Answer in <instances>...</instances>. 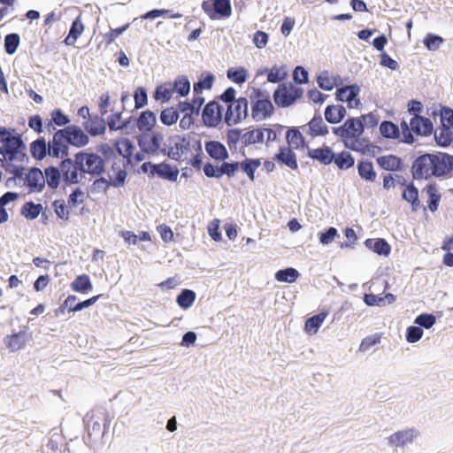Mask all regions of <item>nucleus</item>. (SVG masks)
<instances>
[{
    "label": "nucleus",
    "mask_w": 453,
    "mask_h": 453,
    "mask_svg": "<svg viewBox=\"0 0 453 453\" xmlns=\"http://www.w3.org/2000/svg\"><path fill=\"white\" fill-rule=\"evenodd\" d=\"M226 78L237 85H242L249 80L250 72L242 65L232 66L226 70Z\"/></svg>",
    "instance_id": "nucleus-48"
},
{
    "label": "nucleus",
    "mask_w": 453,
    "mask_h": 453,
    "mask_svg": "<svg viewBox=\"0 0 453 453\" xmlns=\"http://www.w3.org/2000/svg\"><path fill=\"white\" fill-rule=\"evenodd\" d=\"M265 142V128L249 127L243 133L242 146L239 150V154L245 157V148L256 143H263Z\"/></svg>",
    "instance_id": "nucleus-27"
},
{
    "label": "nucleus",
    "mask_w": 453,
    "mask_h": 453,
    "mask_svg": "<svg viewBox=\"0 0 453 453\" xmlns=\"http://www.w3.org/2000/svg\"><path fill=\"white\" fill-rule=\"evenodd\" d=\"M241 161L230 160V163H226L222 166L223 173L227 179L234 178L239 171L245 173L250 181H254L256 179V172L262 164V158L260 157H248L246 155Z\"/></svg>",
    "instance_id": "nucleus-8"
},
{
    "label": "nucleus",
    "mask_w": 453,
    "mask_h": 453,
    "mask_svg": "<svg viewBox=\"0 0 453 453\" xmlns=\"http://www.w3.org/2000/svg\"><path fill=\"white\" fill-rule=\"evenodd\" d=\"M167 141L169 143L164 144L161 155L180 164L185 161L183 156L191 152L190 134H173L167 138Z\"/></svg>",
    "instance_id": "nucleus-5"
},
{
    "label": "nucleus",
    "mask_w": 453,
    "mask_h": 453,
    "mask_svg": "<svg viewBox=\"0 0 453 453\" xmlns=\"http://www.w3.org/2000/svg\"><path fill=\"white\" fill-rule=\"evenodd\" d=\"M251 118L255 121L266 120L275 113L268 90L261 88H252L250 95Z\"/></svg>",
    "instance_id": "nucleus-3"
},
{
    "label": "nucleus",
    "mask_w": 453,
    "mask_h": 453,
    "mask_svg": "<svg viewBox=\"0 0 453 453\" xmlns=\"http://www.w3.org/2000/svg\"><path fill=\"white\" fill-rule=\"evenodd\" d=\"M179 119L180 114L174 106L163 108L159 114L160 122L166 127H171L176 124Z\"/></svg>",
    "instance_id": "nucleus-59"
},
{
    "label": "nucleus",
    "mask_w": 453,
    "mask_h": 453,
    "mask_svg": "<svg viewBox=\"0 0 453 453\" xmlns=\"http://www.w3.org/2000/svg\"><path fill=\"white\" fill-rule=\"evenodd\" d=\"M273 160L280 166H287L293 171L298 170L297 156L294 149L288 146L280 145L278 151L273 157Z\"/></svg>",
    "instance_id": "nucleus-19"
},
{
    "label": "nucleus",
    "mask_w": 453,
    "mask_h": 453,
    "mask_svg": "<svg viewBox=\"0 0 453 453\" xmlns=\"http://www.w3.org/2000/svg\"><path fill=\"white\" fill-rule=\"evenodd\" d=\"M0 154L6 157L27 154V144L15 127L0 126Z\"/></svg>",
    "instance_id": "nucleus-4"
},
{
    "label": "nucleus",
    "mask_w": 453,
    "mask_h": 453,
    "mask_svg": "<svg viewBox=\"0 0 453 453\" xmlns=\"http://www.w3.org/2000/svg\"><path fill=\"white\" fill-rule=\"evenodd\" d=\"M33 340V332L28 325L19 326V330H12L10 334L4 337L3 342L10 352H18L26 348L27 342Z\"/></svg>",
    "instance_id": "nucleus-12"
},
{
    "label": "nucleus",
    "mask_w": 453,
    "mask_h": 453,
    "mask_svg": "<svg viewBox=\"0 0 453 453\" xmlns=\"http://www.w3.org/2000/svg\"><path fill=\"white\" fill-rule=\"evenodd\" d=\"M379 128L380 135L385 139L396 140L400 137L399 127L391 120H382Z\"/></svg>",
    "instance_id": "nucleus-54"
},
{
    "label": "nucleus",
    "mask_w": 453,
    "mask_h": 453,
    "mask_svg": "<svg viewBox=\"0 0 453 453\" xmlns=\"http://www.w3.org/2000/svg\"><path fill=\"white\" fill-rule=\"evenodd\" d=\"M180 174V169L177 165H173L167 161L162 162V167L160 171V179L168 180L171 182H177Z\"/></svg>",
    "instance_id": "nucleus-57"
},
{
    "label": "nucleus",
    "mask_w": 453,
    "mask_h": 453,
    "mask_svg": "<svg viewBox=\"0 0 453 453\" xmlns=\"http://www.w3.org/2000/svg\"><path fill=\"white\" fill-rule=\"evenodd\" d=\"M419 434L415 428H408L395 432L388 437V444L395 447H403L411 442Z\"/></svg>",
    "instance_id": "nucleus-33"
},
{
    "label": "nucleus",
    "mask_w": 453,
    "mask_h": 453,
    "mask_svg": "<svg viewBox=\"0 0 453 453\" xmlns=\"http://www.w3.org/2000/svg\"><path fill=\"white\" fill-rule=\"evenodd\" d=\"M27 186L29 194L40 193L45 188V179L43 172L37 166H32L22 180Z\"/></svg>",
    "instance_id": "nucleus-20"
},
{
    "label": "nucleus",
    "mask_w": 453,
    "mask_h": 453,
    "mask_svg": "<svg viewBox=\"0 0 453 453\" xmlns=\"http://www.w3.org/2000/svg\"><path fill=\"white\" fill-rule=\"evenodd\" d=\"M306 156L322 165H330L334 160V150L332 147L323 143L318 148H308Z\"/></svg>",
    "instance_id": "nucleus-23"
},
{
    "label": "nucleus",
    "mask_w": 453,
    "mask_h": 453,
    "mask_svg": "<svg viewBox=\"0 0 453 453\" xmlns=\"http://www.w3.org/2000/svg\"><path fill=\"white\" fill-rule=\"evenodd\" d=\"M196 298V293L189 288H182L176 296L175 302L177 305L186 311L194 304Z\"/></svg>",
    "instance_id": "nucleus-52"
},
{
    "label": "nucleus",
    "mask_w": 453,
    "mask_h": 453,
    "mask_svg": "<svg viewBox=\"0 0 453 453\" xmlns=\"http://www.w3.org/2000/svg\"><path fill=\"white\" fill-rule=\"evenodd\" d=\"M285 140L287 142V146L294 149L297 143L304 141V136L300 131V127H287V131L285 134Z\"/></svg>",
    "instance_id": "nucleus-64"
},
{
    "label": "nucleus",
    "mask_w": 453,
    "mask_h": 453,
    "mask_svg": "<svg viewBox=\"0 0 453 453\" xmlns=\"http://www.w3.org/2000/svg\"><path fill=\"white\" fill-rule=\"evenodd\" d=\"M20 44V35L18 33H10L4 36V49L7 55H13Z\"/></svg>",
    "instance_id": "nucleus-62"
},
{
    "label": "nucleus",
    "mask_w": 453,
    "mask_h": 453,
    "mask_svg": "<svg viewBox=\"0 0 453 453\" xmlns=\"http://www.w3.org/2000/svg\"><path fill=\"white\" fill-rule=\"evenodd\" d=\"M51 208L54 211L58 219L63 220L65 222H68L70 220L72 209L63 198L52 201Z\"/></svg>",
    "instance_id": "nucleus-53"
},
{
    "label": "nucleus",
    "mask_w": 453,
    "mask_h": 453,
    "mask_svg": "<svg viewBox=\"0 0 453 453\" xmlns=\"http://www.w3.org/2000/svg\"><path fill=\"white\" fill-rule=\"evenodd\" d=\"M70 288L75 293L88 295L93 290V283L88 274L81 273L70 283Z\"/></svg>",
    "instance_id": "nucleus-40"
},
{
    "label": "nucleus",
    "mask_w": 453,
    "mask_h": 453,
    "mask_svg": "<svg viewBox=\"0 0 453 453\" xmlns=\"http://www.w3.org/2000/svg\"><path fill=\"white\" fill-rule=\"evenodd\" d=\"M216 81V76L211 71H202L197 76V81L193 83L194 93H203V90H211Z\"/></svg>",
    "instance_id": "nucleus-39"
},
{
    "label": "nucleus",
    "mask_w": 453,
    "mask_h": 453,
    "mask_svg": "<svg viewBox=\"0 0 453 453\" xmlns=\"http://www.w3.org/2000/svg\"><path fill=\"white\" fill-rule=\"evenodd\" d=\"M333 163L339 170L346 171L355 165V157L347 149L340 152L334 151V160Z\"/></svg>",
    "instance_id": "nucleus-49"
},
{
    "label": "nucleus",
    "mask_w": 453,
    "mask_h": 453,
    "mask_svg": "<svg viewBox=\"0 0 453 453\" xmlns=\"http://www.w3.org/2000/svg\"><path fill=\"white\" fill-rule=\"evenodd\" d=\"M249 116V99L240 96L227 105L224 122L228 126L239 124Z\"/></svg>",
    "instance_id": "nucleus-13"
},
{
    "label": "nucleus",
    "mask_w": 453,
    "mask_h": 453,
    "mask_svg": "<svg viewBox=\"0 0 453 453\" xmlns=\"http://www.w3.org/2000/svg\"><path fill=\"white\" fill-rule=\"evenodd\" d=\"M411 160L410 172L413 180H445L453 176V155L447 152L418 150L411 155Z\"/></svg>",
    "instance_id": "nucleus-1"
},
{
    "label": "nucleus",
    "mask_w": 453,
    "mask_h": 453,
    "mask_svg": "<svg viewBox=\"0 0 453 453\" xmlns=\"http://www.w3.org/2000/svg\"><path fill=\"white\" fill-rule=\"evenodd\" d=\"M85 26L81 20V13H80L71 23L67 35L63 42L65 46H74L78 38L83 34Z\"/></svg>",
    "instance_id": "nucleus-36"
},
{
    "label": "nucleus",
    "mask_w": 453,
    "mask_h": 453,
    "mask_svg": "<svg viewBox=\"0 0 453 453\" xmlns=\"http://www.w3.org/2000/svg\"><path fill=\"white\" fill-rule=\"evenodd\" d=\"M434 131V138L437 146L441 148H448L453 142V127L440 126Z\"/></svg>",
    "instance_id": "nucleus-51"
},
{
    "label": "nucleus",
    "mask_w": 453,
    "mask_h": 453,
    "mask_svg": "<svg viewBox=\"0 0 453 453\" xmlns=\"http://www.w3.org/2000/svg\"><path fill=\"white\" fill-rule=\"evenodd\" d=\"M376 164L380 169L390 173L403 172L407 167L403 157L395 154L379 156Z\"/></svg>",
    "instance_id": "nucleus-18"
},
{
    "label": "nucleus",
    "mask_w": 453,
    "mask_h": 453,
    "mask_svg": "<svg viewBox=\"0 0 453 453\" xmlns=\"http://www.w3.org/2000/svg\"><path fill=\"white\" fill-rule=\"evenodd\" d=\"M157 125V115L156 113L150 110L146 109L139 113L138 118L136 119V127L140 132L145 131L146 129H154Z\"/></svg>",
    "instance_id": "nucleus-46"
},
{
    "label": "nucleus",
    "mask_w": 453,
    "mask_h": 453,
    "mask_svg": "<svg viewBox=\"0 0 453 453\" xmlns=\"http://www.w3.org/2000/svg\"><path fill=\"white\" fill-rule=\"evenodd\" d=\"M361 91V86L357 82L351 84H345L342 88H338V92H334V98L336 102L346 104L355 96L359 95Z\"/></svg>",
    "instance_id": "nucleus-42"
},
{
    "label": "nucleus",
    "mask_w": 453,
    "mask_h": 453,
    "mask_svg": "<svg viewBox=\"0 0 453 453\" xmlns=\"http://www.w3.org/2000/svg\"><path fill=\"white\" fill-rule=\"evenodd\" d=\"M50 157L61 158L69 157L70 144L62 128L53 133L52 140L48 142Z\"/></svg>",
    "instance_id": "nucleus-15"
},
{
    "label": "nucleus",
    "mask_w": 453,
    "mask_h": 453,
    "mask_svg": "<svg viewBox=\"0 0 453 453\" xmlns=\"http://www.w3.org/2000/svg\"><path fill=\"white\" fill-rule=\"evenodd\" d=\"M288 76V70L285 64L278 65L274 64L271 67V73L268 75V82L273 84H280L285 82Z\"/></svg>",
    "instance_id": "nucleus-55"
},
{
    "label": "nucleus",
    "mask_w": 453,
    "mask_h": 453,
    "mask_svg": "<svg viewBox=\"0 0 453 453\" xmlns=\"http://www.w3.org/2000/svg\"><path fill=\"white\" fill-rule=\"evenodd\" d=\"M97 154H101V157L104 159V164L107 165L111 161L117 159L118 152L117 148L113 149L107 142H101L96 147Z\"/></svg>",
    "instance_id": "nucleus-60"
},
{
    "label": "nucleus",
    "mask_w": 453,
    "mask_h": 453,
    "mask_svg": "<svg viewBox=\"0 0 453 453\" xmlns=\"http://www.w3.org/2000/svg\"><path fill=\"white\" fill-rule=\"evenodd\" d=\"M412 126V135L428 137L434 134V124L430 118L426 116H416L411 118Z\"/></svg>",
    "instance_id": "nucleus-26"
},
{
    "label": "nucleus",
    "mask_w": 453,
    "mask_h": 453,
    "mask_svg": "<svg viewBox=\"0 0 453 453\" xmlns=\"http://www.w3.org/2000/svg\"><path fill=\"white\" fill-rule=\"evenodd\" d=\"M349 150L357 152L362 156L374 157L383 151V149L371 142L369 137L362 135L354 144H349Z\"/></svg>",
    "instance_id": "nucleus-22"
},
{
    "label": "nucleus",
    "mask_w": 453,
    "mask_h": 453,
    "mask_svg": "<svg viewBox=\"0 0 453 453\" xmlns=\"http://www.w3.org/2000/svg\"><path fill=\"white\" fill-rule=\"evenodd\" d=\"M301 277L299 271L294 267L288 266L279 269L274 273V279L278 282L292 284L297 281Z\"/></svg>",
    "instance_id": "nucleus-50"
},
{
    "label": "nucleus",
    "mask_w": 453,
    "mask_h": 453,
    "mask_svg": "<svg viewBox=\"0 0 453 453\" xmlns=\"http://www.w3.org/2000/svg\"><path fill=\"white\" fill-rule=\"evenodd\" d=\"M112 144L116 146L118 155L126 159L125 166L131 165L129 157L134 155L136 149L135 144L127 137H119L112 141Z\"/></svg>",
    "instance_id": "nucleus-32"
},
{
    "label": "nucleus",
    "mask_w": 453,
    "mask_h": 453,
    "mask_svg": "<svg viewBox=\"0 0 453 453\" xmlns=\"http://www.w3.org/2000/svg\"><path fill=\"white\" fill-rule=\"evenodd\" d=\"M410 185L402 188V199L407 202L411 208L412 212L418 211L420 208L426 211L424 205L421 204L419 200V190L414 182L409 183Z\"/></svg>",
    "instance_id": "nucleus-31"
},
{
    "label": "nucleus",
    "mask_w": 453,
    "mask_h": 453,
    "mask_svg": "<svg viewBox=\"0 0 453 453\" xmlns=\"http://www.w3.org/2000/svg\"><path fill=\"white\" fill-rule=\"evenodd\" d=\"M138 147L141 150L147 151L149 156L161 154L164 146V134L155 129H146L140 132L136 138Z\"/></svg>",
    "instance_id": "nucleus-10"
},
{
    "label": "nucleus",
    "mask_w": 453,
    "mask_h": 453,
    "mask_svg": "<svg viewBox=\"0 0 453 453\" xmlns=\"http://www.w3.org/2000/svg\"><path fill=\"white\" fill-rule=\"evenodd\" d=\"M305 126L307 127L305 133L311 138L324 137L329 134L330 127L325 123L319 111H315Z\"/></svg>",
    "instance_id": "nucleus-25"
},
{
    "label": "nucleus",
    "mask_w": 453,
    "mask_h": 453,
    "mask_svg": "<svg viewBox=\"0 0 453 453\" xmlns=\"http://www.w3.org/2000/svg\"><path fill=\"white\" fill-rule=\"evenodd\" d=\"M201 8L211 20H224L231 17V0H203Z\"/></svg>",
    "instance_id": "nucleus-11"
},
{
    "label": "nucleus",
    "mask_w": 453,
    "mask_h": 453,
    "mask_svg": "<svg viewBox=\"0 0 453 453\" xmlns=\"http://www.w3.org/2000/svg\"><path fill=\"white\" fill-rule=\"evenodd\" d=\"M105 173H100V175H93L95 179L93 180L92 184L88 185L86 188L87 194H97L103 193L104 195H107L110 188H113V184L111 180L104 176Z\"/></svg>",
    "instance_id": "nucleus-38"
},
{
    "label": "nucleus",
    "mask_w": 453,
    "mask_h": 453,
    "mask_svg": "<svg viewBox=\"0 0 453 453\" xmlns=\"http://www.w3.org/2000/svg\"><path fill=\"white\" fill-rule=\"evenodd\" d=\"M31 157L36 161L43 160L50 157L49 145L44 136H39L29 144Z\"/></svg>",
    "instance_id": "nucleus-37"
},
{
    "label": "nucleus",
    "mask_w": 453,
    "mask_h": 453,
    "mask_svg": "<svg viewBox=\"0 0 453 453\" xmlns=\"http://www.w3.org/2000/svg\"><path fill=\"white\" fill-rule=\"evenodd\" d=\"M363 244L368 250L382 257H389L392 251L389 242L381 237L367 238L364 241Z\"/></svg>",
    "instance_id": "nucleus-28"
},
{
    "label": "nucleus",
    "mask_w": 453,
    "mask_h": 453,
    "mask_svg": "<svg viewBox=\"0 0 453 453\" xmlns=\"http://www.w3.org/2000/svg\"><path fill=\"white\" fill-rule=\"evenodd\" d=\"M347 116L346 107L342 104H327L324 110L325 121L330 125L340 124Z\"/></svg>",
    "instance_id": "nucleus-30"
},
{
    "label": "nucleus",
    "mask_w": 453,
    "mask_h": 453,
    "mask_svg": "<svg viewBox=\"0 0 453 453\" xmlns=\"http://www.w3.org/2000/svg\"><path fill=\"white\" fill-rule=\"evenodd\" d=\"M224 106L217 99L209 101L201 111L203 126L208 128L217 127L224 120Z\"/></svg>",
    "instance_id": "nucleus-14"
},
{
    "label": "nucleus",
    "mask_w": 453,
    "mask_h": 453,
    "mask_svg": "<svg viewBox=\"0 0 453 453\" xmlns=\"http://www.w3.org/2000/svg\"><path fill=\"white\" fill-rule=\"evenodd\" d=\"M45 184L47 183L48 187L51 190H56L63 182L62 172L60 170L59 165H49L44 168L43 171Z\"/></svg>",
    "instance_id": "nucleus-41"
},
{
    "label": "nucleus",
    "mask_w": 453,
    "mask_h": 453,
    "mask_svg": "<svg viewBox=\"0 0 453 453\" xmlns=\"http://www.w3.org/2000/svg\"><path fill=\"white\" fill-rule=\"evenodd\" d=\"M173 97V92L169 81L156 85L152 92V98L162 104H168Z\"/></svg>",
    "instance_id": "nucleus-44"
},
{
    "label": "nucleus",
    "mask_w": 453,
    "mask_h": 453,
    "mask_svg": "<svg viewBox=\"0 0 453 453\" xmlns=\"http://www.w3.org/2000/svg\"><path fill=\"white\" fill-rule=\"evenodd\" d=\"M75 157L78 164L81 165V171L84 174L93 176L107 173L106 165L97 153L80 150L76 153Z\"/></svg>",
    "instance_id": "nucleus-9"
},
{
    "label": "nucleus",
    "mask_w": 453,
    "mask_h": 453,
    "mask_svg": "<svg viewBox=\"0 0 453 453\" xmlns=\"http://www.w3.org/2000/svg\"><path fill=\"white\" fill-rule=\"evenodd\" d=\"M204 150L211 159L220 164L207 160L204 165L203 174L209 179L220 180L226 174L223 173L222 166L226 163H230V160H227L230 156L226 147L219 141L208 140L204 142Z\"/></svg>",
    "instance_id": "nucleus-2"
},
{
    "label": "nucleus",
    "mask_w": 453,
    "mask_h": 453,
    "mask_svg": "<svg viewBox=\"0 0 453 453\" xmlns=\"http://www.w3.org/2000/svg\"><path fill=\"white\" fill-rule=\"evenodd\" d=\"M427 196V207L431 212H435L440 205L441 200V194L439 191L438 185L436 182L427 183L422 189Z\"/></svg>",
    "instance_id": "nucleus-35"
},
{
    "label": "nucleus",
    "mask_w": 453,
    "mask_h": 453,
    "mask_svg": "<svg viewBox=\"0 0 453 453\" xmlns=\"http://www.w3.org/2000/svg\"><path fill=\"white\" fill-rule=\"evenodd\" d=\"M357 173L359 177L368 182L376 180L377 173L374 170L372 161L369 159H360L357 165Z\"/></svg>",
    "instance_id": "nucleus-45"
},
{
    "label": "nucleus",
    "mask_w": 453,
    "mask_h": 453,
    "mask_svg": "<svg viewBox=\"0 0 453 453\" xmlns=\"http://www.w3.org/2000/svg\"><path fill=\"white\" fill-rule=\"evenodd\" d=\"M194 150V154L191 157H185V161L187 165H190L196 171H201L204 169L205 163L203 159L205 157L203 150V142L201 139H191V150Z\"/></svg>",
    "instance_id": "nucleus-29"
},
{
    "label": "nucleus",
    "mask_w": 453,
    "mask_h": 453,
    "mask_svg": "<svg viewBox=\"0 0 453 453\" xmlns=\"http://www.w3.org/2000/svg\"><path fill=\"white\" fill-rule=\"evenodd\" d=\"M68 140V144L75 148H83L89 142V136L81 127L72 124L62 128Z\"/></svg>",
    "instance_id": "nucleus-17"
},
{
    "label": "nucleus",
    "mask_w": 453,
    "mask_h": 453,
    "mask_svg": "<svg viewBox=\"0 0 453 453\" xmlns=\"http://www.w3.org/2000/svg\"><path fill=\"white\" fill-rule=\"evenodd\" d=\"M173 95L176 94V98H187L190 93L191 82L187 74H179L173 81H169Z\"/></svg>",
    "instance_id": "nucleus-34"
},
{
    "label": "nucleus",
    "mask_w": 453,
    "mask_h": 453,
    "mask_svg": "<svg viewBox=\"0 0 453 453\" xmlns=\"http://www.w3.org/2000/svg\"><path fill=\"white\" fill-rule=\"evenodd\" d=\"M444 42L445 39L442 36L431 32L427 33L422 40L425 48L429 51L438 50Z\"/></svg>",
    "instance_id": "nucleus-61"
},
{
    "label": "nucleus",
    "mask_w": 453,
    "mask_h": 453,
    "mask_svg": "<svg viewBox=\"0 0 453 453\" xmlns=\"http://www.w3.org/2000/svg\"><path fill=\"white\" fill-rule=\"evenodd\" d=\"M82 127L91 137L101 136L106 132V121L104 116L92 113L88 119L82 122Z\"/></svg>",
    "instance_id": "nucleus-24"
},
{
    "label": "nucleus",
    "mask_w": 453,
    "mask_h": 453,
    "mask_svg": "<svg viewBox=\"0 0 453 453\" xmlns=\"http://www.w3.org/2000/svg\"><path fill=\"white\" fill-rule=\"evenodd\" d=\"M304 90L292 81L280 83L273 92V99L278 108H289L303 98Z\"/></svg>",
    "instance_id": "nucleus-6"
},
{
    "label": "nucleus",
    "mask_w": 453,
    "mask_h": 453,
    "mask_svg": "<svg viewBox=\"0 0 453 453\" xmlns=\"http://www.w3.org/2000/svg\"><path fill=\"white\" fill-rule=\"evenodd\" d=\"M65 453H90L86 436H83L82 440H79L78 437L70 440L69 442L65 444Z\"/></svg>",
    "instance_id": "nucleus-56"
},
{
    "label": "nucleus",
    "mask_w": 453,
    "mask_h": 453,
    "mask_svg": "<svg viewBox=\"0 0 453 453\" xmlns=\"http://www.w3.org/2000/svg\"><path fill=\"white\" fill-rule=\"evenodd\" d=\"M29 160L27 154L8 156L7 161L4 164L2 169L5 173L13 175L15 179L22 180L24 179L25 166L23 165H17L15 162L27 163Z\"/></svg>",
    "instance_id": "nucleus-21"
},
{
    "label": "nucleus",
    "mask_w": 453,
    "mask_h": 453,
    "mask_svg": "<svg viewBox=\"0 0 453 453\" xmlns=\"http://www.w3.org/2000/svg\"><path fill=\"white\" fill-rule=\"evenodd\" d=\"M161 167L162 162L153 163L151 161H146L139 165L136 172L139 174H146L149 179H154L155 177L160 178Z\"/></svg>",
    "instance_id": "nucleus-58"
},
{
    "label": "nucleus",
    "mask_w": 453,
    "mask_h": 453,
    "mask_svg": "<svg viewBox=\"0 0 453 453\" xmlns=\"http://www.w3.org/2000/svg\"><path fill=\"white\" fill-rule=\"evenodd\" d=\"M111 171L112 174H110L108 172L106 173L108 179L113 184V188H119L124 187L127 183L128 172L125 168H121L116 161H113L111 165Z\"/></svg>",
    "instance_id": "nucleus-43"
},
{
    "label": "nucleus",
    "mask_w": 453,
    "mask_h": 453,
    "mask_svg": "<svg viewBox=\"0 0 453 453\" xmlns=\"http://www.w3.org/2000/svg\"><path fill=\"white\" fill-rule=\"evenodd\" d=\"M331 130L347 150L349 144H354L364 134L360 119L353 116H349L342 124L332 127Z\"/></svg>",
    "instance_id": "nucleus-7"
},
{
    "label": "nucleus",
    "mask_w": 453,
    "mask_h": 453,
    "mask_svg": "<svg viewBox=\"0 0 453 453\" xmlns=\"http://www.w3.org/2000/svg\"><path fill=\"white\" fill-rule=\"evenodd\" d=\"M43 206L40 203L32 200L26 201L20 207L19 213L27 220H35L42 212Z\"/></svg>",
    "instance_id": "nucleus-47"
},
{
    "label": "nucleus",
    "mask_w": 453,
    "mask_h": 453,
    "mask_svg": "<svg viewBox=\"0 0 453 453\" xmlns=\"http://www.w3.org/2000/svg\"><path fill=\"white\" fill-rule=\"evenodd\" d=\"M86 429H87L86 441L88 440L89 441L96 442L98 440L104 439V434H103V429L101 427V424L98 420H93L91 425L89 422H88L86 424Z\"/></svg>",
    "instance_id": "nucleus-63"
},
{
    "label": "nucleus",
    "mask_w": 453,
    "mask_h": 453,
    "mask_svg": "<svg viewBox=\"0 0 453 453\" xmlns=\"http://www.w3.org/2000/svg\"><path fill=\"white\" fill-rule=\"evenodd\" d=\"M62 172L63 188L71 187L75 184H82L84 175L79 176L78 164L75 165L71 157H65L59 163Z\"/></svg>",
    "instance_id": "nucleus-16"
}]
</instances>
